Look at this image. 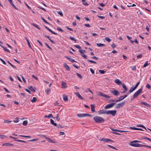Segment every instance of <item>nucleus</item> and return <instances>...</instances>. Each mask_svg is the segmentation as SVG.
<instances>
[{
  "label": "nucleus",
  "instance_id": "obj_28",
  "mask_svg": "<svg viewBox=\"0 0 151 151\" xmlns=\"http://www.w3.org/2000/svg\"><path fill=\"white\" fill-rule=\"evenodd\" d=\"M28 88L33 92L35 91V90L34 89V88L32 86H29V87Z\"/></svg>",
  "mask_w": 151,
  "mask_h": 151
},
{
  "label": "nucleus",
  "instance_id": "obj_11",
  "mask_svg": "<svg viewBox=\"0 0 151 151\" xmlns=\"http://www.w3.org/2000/svg\"><path fill=\"white\" fill-rule=\"evenodd\" d=\"M63 65L64 67L67 70H70V68L69 67L66 63H64L63 64Z\"/></svg>",
  "mask_w": 151,
  "mask_h": 151
},
{
  "label": "nucleus",
  "instance_id": "obj_7",
  "mask_svg": "<svg viewBox=\"0 0 151 151\" xmlns=\"http://www.w3.org/2000/svg\"><path fill=\"white\" fill-rule=\"evenodd\" d=\"M125 103V101H123L121 103L117 104L116 105L115 108L117 109L119 108L120 107H122V106H123L124 105V104Z\"/></svg>",
  "mask_w": 151,
  "mask_h": 151
},
{
  "label": "nucleus",
  "instance_id": "obj_53",
  "mask_svg": "<svg viewBox=\"0 0 151 151\" xmlns=\"http://www.w3.org/2000/svg\"><path fill=\"white\" fill-rule=\"evenodd\" d=\"M57 29L58 31H60V32H63V29H61L59 27H58L57 28Z\"/></svg>",
  "mask_w": 151,
  "mask_h": 151
},
{
  "label": "nucleus",
  "instance_id": "obj_43",
  "mask_svg": "<svg viewBox=\"0 0 151 151\" xmlns=\"http://www.w3.org/2000/svg\"><path fill=\"white\" fill-rule=\"evenodd\" d=\"M70 39L71 40L74 41L75 42H76V40L73 37H70Z\"/></svg>",
  "mask_w": 151,
  "mask_h": 151
},
{
  "label": "nucleus",
  "instance_id": "obj_54",
  "mask_svg": "<svg viewBox=\"0 0 151 151\" xmlns=\"http://www.w3.org/2000/svg\"><path fill=\"white\" fill-rule=\"evenodd\" d=\"M140 83V82L139 81L136 84L135 86L134 87L136 89V88L137 87L139 84Z\"/></svg>",
  "mask_w": 151,
  "mask_h": 151
},
{
  "label": "nucleus",
  "instance_id": "obj_55",
  "mask_svg": "<svg viewBox=\"0 0 151 151\" xmlns=\"http://www.w3.org/2000/svg\"><path fill=\"white\" fill-rule=\"evenodd\" d=\"M0 60L2 62V63L4 65H6V63L5 61L1 58H0Z\"/></svg>",
  "mask_w": 151,
  "mask_h": 151
},
{
  "label": "nucleus",
  "instance_id": "obj_36",
  "mask_svg": "<svg viewBox=\"0 0 151 151\" xmlns=\"http://www.w3.org/2000/svg\"><path fill=\"white\" fill-rule=\"evenodd\" d=\"M137 127H142V128L145 129H146V130H147L146 129V128H145V127L143 125H137Z\"/></svg>",
  "mask_w": 151,
  "mask_h": 151
},
{
  "label": "nucleus",
  "instance_id": "obj_8",
  "mask_svg": "<svg viewBox=\"0 0 151 151\" xmlns=\"http://www.w3.org/2000/svg\"><path fill=\"white\" fill-rule=\"evenodd\" d=\"M111 93L115 96H117L119 94V92L117 90L112 91L110 90Z\"/></svg>",
  "mask_w": 151,
  "mask_h": 151
},
{
  "label": "nucleus",
  "instance_id": "obj_10",
  "mask_svg": "<svg viewBox=\"0 0 151 151\" xmlns=\"http://www.w3.org/2000/svg\"><path fill=\"white\" fill-rule=\"evenodd\" d=\"M75 94L80 99H83V98L79 94L78 92H76Z\"/></svg>",
  "mask_w": 151,
  "mask_h": 151
},
{
  "label": "nucleus",
  "instance_id": "obj_44",
  "mask_svg": "<svg viewBox=\"0 0 151 151\" xmlns=\"http://www.w3.org/2000/svg\"><path fill=\"white\" fill-rule=\"evenodd\" d=\"M49 31L50 32H51L52 33V34H55V35H58V34L57 33L54 32L52 31L50 29L49 30Z\"/></svg>",
  "mask_w": 151,
  "mask_h": 151
},
{
  "label": "nucleus",
  "instance_id": "obj_3",
  "mask_svg": "<svg viewBox=\"0 0 151 151\" xmlns=\"http://www.w3.org/2000/svg\"><path fill=\"white\" fill-rule=\"evenodd\" d=\"M116 110H109L107 111L106 114L107 115L111 114L113 116H114L116 115Z\"/></svg>",
  "mask_w": 151,
  "mask_h": 151
},
{
  "label": "nucleus",
  "instance_id": "obj_23",
  "mask_svg": "<svg viewBox=\"0 0 151 151\" xmlns=\"http://www.w3.org/2000/svg\"><path fill=\"white\" fill-rule=\"evenodd\" d=\"M45 117L47 118H50L51 117L53 118L52 115L51 114H49L48 115V116L45 115Z\"/></svg>",
  "mask_w": 151,
  "mask_h": 151
},
{
  "label": "nucleus",
  "instance_id": "obj_25",
  "mask_svg": "<svg viewBox=\"0 0 151 151\" xmlns=\"http://www.w3.org/2000/svg\"><path fill=\"white\" fill-rule=\"evenodd\" d=\"M96 45L99 47L104 46H105V44H101V43H97Z\"/></svg>",
  "mask_w": 151,
  "mask_h": 151
},
{
  "label": "nucleus",
  "instance_id": "obj_39",
  "mask_svg": "<svg viewBox=\"0 0 151 151\" xmlns=\"http://www.w3.org/2000/svg\"><path fill=\"white\" fill-rule=\"evenodd\" d=\"M149 64L148 63V61H147L144 64L143 66V68H145L149 65Z\"/></svg>",
  "mask_w": 151,
  "mask_h": 151
},
{
  "label": "nucleus",
  "instance_id": "obj_21",
  "mask_svg": "<svg viewBox=\"0 0 151 151\" xmlns=\"http://www.w3.org/2000/svg\"><path fill=\"white\" fill-rule=\"evenodd\" d=\"M85 114H78L77 116L79 117H85Z\"/></svg>",
  "mask_w": 151,
  "mask_h": 151
},
{
  "label": "nucleus",
  "instance_id": "obj_16",
  "mask_svg": "<svg viewBox=\"0 0 151 151\" xmlns=\"http://www.w3.org/2000/svg\"><path fill=\"white\" fill-rule=\"evenodd\" d=\"M13 145L11 143H6L3 144V146H11Z\"/></svg>",
  "mask_w": 151,
  "mask_h": 151
},
{
  "label": "nucleus",
  "instance_id": "obj_46",
  "mask_svg": "<svg viewBox=\"0 0 151 151\" xmlns=\"http://www.w3.org/2000/svg\"><path fill=\"white\" fill-rule=\"evenodd\" d=\"M7 62L13 68H16V67H15L14 65H13L9 61H7Z\"/></svg>",
  "mask_w": 151,
  "mask_h": 151
},
{
  "label": "nucleus",
  "instance_id": "obj_1",
  "mask_svg": "<svg viewBox=\"0 0 151 151\" xmlns=\"http://www.w3.org/2000/svg\"><path fill=\"white\" fill-rule=\"evenodd\" d=\"M93 119L96 123H102L104 122V119L100 117L96 116L93 118Z\"/></svg>",
  "mask_w": 151,
  "mask_h": 151
},
{
  "label": "nucleus",
  "instance_id": "obj_22",
  "mask_svg": "<svg viewBox=\"0 0 151 151\" xmlns=\"http://www.w3.org/2000/svg\"><path fill=\"white\" fill-rule=\"evenodd\" d=\"M47 141H48L49 142L54 143H55V142L53 141L52 139L49 138H48V137H47Z\"/></svg>",
  "mask_w": 151,
  "mask_h": 151
},
{
  "label": "nucleus",
  "instance_id": "obj_17",
  "mask_svg": "<svg viewBox=\"0 0 151 151\" xmlns=\"http://www.w3.org/2000/svg\"><path fill=\"white\" fill-rule=\"evenodd\" d=\"M91 107V110L92 112H94L95 111L94 109V106L93 104H91L90 105Z\"/></svg>",
  "mask_w": 151,
  "mask_h": 151
},
{
  "label": "nucleus",
  "instance_id": "obj_52",
  "mask_svg": "<svg viewBox=\"0 0 151 151\" xmlns=\"http://www.w3.org/2000/svg\"><path fill=\"white\" fill-rule=\"evenodd\" d=\"M142 139H147L149 141H151V139H150L149 138L147 137H144L143 138H142Z\"/></svg>",
  "mask_w": 151,
  "mask_h": 151
},
{
  "label": "nucleus",
  "instance_id": "obj_64",
  "mask_svg": "<svg viewBox=\"0 0 151 151\" xmlns=\"http://www.w3.org/2000/svg\"><path fill=\"white\" fill-rule=\"evenodd\" d=\"M116 46V45L114 43H113V44H112V45H111V47L113 49H114V48H115Z\"/></svg>",
  "mask_w": 151,
  "mask_h": 151
},
{
  "label": "nucleus",
  "instance_id": "obj_19",
  "mask_svg": "<svg viewBox=\"0 0 151 151\" xmlns=\"http://www.w3.org/2000/svg\"><path fill=\"white\" fill-rule=\"evenodd\" d=\"M25 39L27 42V43H28V44L29 47H30L31 49H32V47L30 44L29 42V41L28 40V39L27 38V37H25Z\"/></svg>",
  "mask_w": 151,
  "mask_h": 151
},
{
  "label": "nucleus",
  "instance_id": "obj_61",
  "mask_svg": "<svg viewBox=\"0 0 151 151\" xmlns=\"http://www.w3.org/2000/svg\"><path fill=\"white\" fill-rule=\"evenodd\" d=\"M18 118H16L15 119V120L14 121V122H17L19 121L18 120Z\"/></svg>",
  "mask_w": 151,
  "mask_h": 151
},
{
  "label": "nucleus",
  "instance_id": "obj_60",
  "mask_svg": "<svg viewBox=\"0 0 151 151\" xmlns=\"http://www.w3.org/2000/svg\"><path fill=\"white\" fill-rule=\"evenodd\" d=\"M146 87L148 89H150V86L148 84H147L146 86Z\"/></svg>",
  "mask_w": 151,
  "mask_h": 151
},
{
  "label": "nucleus",
  "instance_id": "obj_29",
  "mask_svg": "<svg viewBox=\"0 0 151 151\" xmlns=\"http://www.w3.org/2000/svg\"><path fill=\"white\" fill-rule=\"evenodd\" d=\"M32 24L35 27L37 28L39 30L40 29V28L38 27V26L37 24L34 23L33 24Z\"/></svg>",
  "mask_w": 151,
  "mask_h": 151
},
{
  "label": "nucleus",
  "instance_id": "obj_51",
  "mask_svg": "<svg viewBox=\"0 0 151 151\" xmlns=\"http://www.w3.org/2000/svg\"><path fill=\"white\" fill-rule=\"evenodd\" d=\"M6 137V136L4 135H0V138L1 139H3L4 138Z\"/></svg>",
  "mask_w": 151,
  "mask_h": 151
},
{
  "label": "nucleus",
  "instance_id": "obj_34",
  "mask_svg": "<svg viewBox=\"0 0 151 151\" xmlns=\"http://www.w3.org/2000/svg\"><path fill=\"white\" fill-rule=\"evenodd\" d=\"M122 85V86L123 88L124 89V90H127V89L126 86L123 83Z\"/></svg>",
  "mask_w": 151,
  "mask_h": 151
},
{
  "label": "nucleus",
  "instance_id": "obj_63",
  "mask_svg": "<svg viewBox=\"0 0 151 151\" xmlns=\"http://www.w3.org/2000/svg\"><path fill=\"white\" fill-rule=\"evenodd\" d=\"M90 70L92 74H94V70H93L92 68H90Z\"/></svg>",
  "mask_w": 151,
  "mask_h": 151
},
{
  "label": "nucleus",
  "instance_id": "obj_26",
  "mask_svg": "<svg viewBox=\"0 0 151 151\" xmlns=\"http://www.w3.org/2000/svg\"><path fill=\"white\" fill-rule=\"evenodd\" d=\"M1 46L2 48H3V49H4V50L5 51L8 52H10L9 51L6 47H5L3 46H2L1 45Z\"/></svg>",
  "mask_w": 151,
  "mask_h": 151
},
{
  "label": "nucleus",
  "instance_id": "obj_57",
  "mask_svg": "<svg viewBox=\"0 0 151 151\" xmlns=\"http://www.w3.org/2000/svg\"><path fill=\"white\" fill-rule=\"evenodd\" d=\"M130 128L133 130H137V128L133 127H130Z\"/></svg>",
  "mask_w": 151,
  "mask_h": 151
},
{
  "label": "nucleus",
  "instance_id": "obj_35",
  "mask_svg": "<svg viewBox=\"0 0 151 151\" xmlns=\"http://www.w3.org/2000/svg\"><path fill=\"white\" fill-rule=\"evenodd\" d=\"M79 52L81 54H83V53H84L86 52V51L84 50L81 49L79 50Z\"/></svg>",
  "mask_w": 151,
  "mask_h": 151
},
{
  "label": "nucleus",
  "instance_id": "obj_5",
  "mask_svg": "<svg viewBox=\"0 0 151 151\" xmlns=\"http://www.w3.org/2000/svg\"><path fill=\"white\" fill-rule=\"evenodd\" d=\"M98 95L99 96H102V97H105L107 98H110V96L108 95H106L101 92H99L98 93Z\"/></svg>",
  "mask_w": 151,
  "mask_h": 151
},
{
  "label": "nucleus",
  "instance_id": "obj_20",
  "mask_svg": "<svg viewBox=\"0 0 151 151\" xmlns=\"http://www.w3.org/2000/svg\"><path fill=\"white\" fill-rule=\"evenodd\" d=\"M111 129L113 131H116L117 132H125V131H124L118 130L117 129Z\"/></svg>",
  "mask_w": 151,
  "mask_h": 151
},
{
  "label": "nucleus",
  "instance_id": "obj_18",
  "mask_svg": "<svg viewBox=\"0 0 151 151\" xmlns=\"http://www.w3.org/2000/svg\"><path fill=\"white\" fill-rule=\"evenodd\" d=\"M124 99L123 96H120L119 98V99L116 100L115 101L116 102H119V101H120L122 100H123V99Z\"/></svg>",
  "mask_w": 151,
  "mask_h": 151
},
{
  "label": "nucleus",
  "instance_id": "obj_45",
  "mask_svg": "<svg viewBox=\"0 0 151 151\" xmlns=\"http://www.w3.org/2000/svg\"><path fill=\"white\" fill-rule=\"evenodd\" d=\"M130 68H131L132 70H136V68L135 66H131V67H130Z\"/></svg>",
  "mask_w": 151,
  "mask_h": 151
},
{
  "label": "nucleus",
  "instance_id": "obj_62",
  "mask_svg": "<svg viewBox=\"0 0 151 151\" xmlns=\"http://www.w3.org/2000/svg\"><path fill=\"white\" fill-rule=\"evenodd\" d=\"M82 56L84 58H85L86 59H87V56L85 55V54H83L82 55Z\"/></svg>",
  "mask_w": 151,
  "mask_h": 151
},
{
  "label": "nucleus",
  "instance_id": "obj_49",
  "mask_svg": "<svg viewBox=\"0 0 151 151\" xmlns=\"http://www.w3.org/2000/svg\"><path fill=\"white\" fill-rule=\"evenodd\" d=\"M38 8L42 9L43 10V11H45V12H46V10L44 8H43L40 6H38Z\"/></svg>",
  "mask_w": 151,
  "mask_h": 151
},
{
  "label": "nucleus",
  "instance_id": "obj_9",
  "mask_svg": "<svg viewBox=\"0 0 151 151\" xmlns=\"http://www.w3.org/2000/svg\"><path fill=\"white\" fill-rule=\"evenodd\" d=\"M140 104H141L145 105L147 107H151V106L149 104L145 102H144L142 101H141L140 102Z\"/></svg>",
  "mask_w": 151,
  "mask_h": 151
},
{
  "label": "nucleus",
  "instance_id": "obj_15",
  "mask_svg": "<svg viewBox=\"0 0 151 151\" xmlns=\"http://www.w3.org/2000/svg\"><path fill=\"white\" fill-rule=\"evenodd\" d=\"M100 114H106L107 112V111L104 110L103 109L100 110L99 111Z\"/></svg>",
  "mask_w": 151,
  "mask_h": 151
},
{
  "label": "nucleus",
  "instance_id": "obj_40",
  "mask_svg": "<svg viewBox=\"0 0 151 151\" xmlns=\"http://www.w3.org/2000/svg\"><path fill=\"white\" fill-rule=\"evenodd\" d=\"M105 39L107 42H109L111 41V40L108 37H106Z\"/></svg>",
  "mask_w": 151,
  "mask_h": 151
},
{
  "label": "nucleus",
  "instance_id": "obj_50",
  "mask_svg": "<svg viewBox=\"0 0 151 151\" xmlns=\"http://www.w3.org/2000/svg\"><path fill=\"white\" fill-rule=\"evenodd\" d=\"M74 46L76 47V48L78 49H81V47L78 45H75Z\"/></svg>",
  "mask_w": 151,
  "mask_h": 151
},
{
  "label": "nucleus",
  "instance_id": "obj_4",
  "mask_svg": "<svg viewBox=\"0 0 151 151\" xmlns=\"http://www.w3.org/2000/svg\"><path fill=\"white\" fill-rule=\"evenodd\" d=\"M115 104V103H112L111 104H108L105 106L104 108L105 109H107L111 108L113 107V106Z\"/></svg>",
  "mask_w": 151,
  "mask_h": 151
},
{
  "label": "nucleus",
  "instance_id": "obj_56",
  "mask_svg": "<svg viewBox=\"0 0 151 151\" xmlns=\"http://www.w3.org/2000/svg\"><path fill=\"white\" fill-rule=\"evenodd\" d=\"M88 60V61H89L90 62H91V63H95V64H96V62L94 61H93V60Z\"/></svg>",
  "mask_w": 151,
  "mask_h": 151
},
{
  "label": "nucleus",
  "instance_id": "obj_24",
  "mask_svg": "<svg viewBox=\"0 0 151 151\" xmlns=\"http://www.w3.org/2000/svg\"><path fill=\"white\" fill-rule=\"evenodd\" d=\"M135 89L136 88L134 87L133 88L132 87L129 90V92L130 93L134 91Z\"/></svg>",
  "mask_w": 151,
  "mask_h": 151
},
{
  "label": "nucleus",
  "instance_id": "obj_30",
  "mask_svg": "<svg viewBox=\"0 0 151 151\" xmlns=\"http://www.w3.org/2000/svg\"><path fill=\"white\" fill-rule=\"evenodd\" d=\"M63 99L64 101H68V96H67L63 95Z\"/></svg>",
  "mask_w": 151,
  "mask_h": 151
},
{
  "label": "nucleus",
  "instance_id": "obj_47",
  "mask_svg": "<svg viewBox=\"0 0 151 151\" xmlns=\"http://www.w3.org/2000/svg\"><path fill=\"white\" fill-rule=\"evenodd\" d=\"M76 74L80 79H81L82 78V76L79 73H77Z\"/></svg>",
  "mask_w": 151,
  "mask_h": 151
},
{
  "label": "nucleus",
  "instance_id": "obj_37",
  "mask_svg": "<svg viewBox=\"0 0 151 151\" xmlns=\"http://www.w3.org/2000/svg\"><path fill=\"white\" fill-rule=\"evenodd\" d=\"M15 141L18 142H21L24 143H26L27 142H26L24 141L20 140H19V139L15 140Z\"/></svg>",
  "mask_w": 151,
  "mask_h": 151
},
{
  "label": "nucleus",
  "instance_id": "obj_12",
  "mask_svg": "<svg viewBox=\"0 0 151 151\" xmlns=\"http://www.w3.org/2000/svg\"><path fill=\"white\" fill-rule=\"evenodd\" d=\"M62 88H65L67 87V86L66 83L65 82H62L61 83Z\"/></svg>",
  "mask_w": 151,
  "mask_h": 151
},
{
  "label": "nucleus",
  "instance_id": "obj_14",
  "mask_svg": "<svg viewBox=\"0 0 151 151\" xmlns=\"http://www.w3.org/2000/svg\"><path fill=\"white\" fill-rule=\"evenodd\" d=\"M115 82L119 85H122L123 84L122 82L118 79H116L115 81Z\"/></svg>",
  "mask_w": 151,
  "mask_h": 151
},
{
  "label": "nucleus",
  "instance_id": "obj_48",
  "mask_svg": "<svg viewBox=\"0 0 151 151\" xmlns=\"http://www.w3.org/2000/svg\"><path fill=\"white\" fill-rule=\"evenodd\" d=\"M99 72L101 73L102 74H104L105 73V71H104L103 70H99Z\"/></svg>",
  "mask_w": 151,
  "mask_h": 151
},
{
  "label": "nucleus",
  "instance_id": "obj_31",
  "mask_svg": "<svg viewBox=\"0 0 151 151\" xmlns=\"http://www.w3.org/2000/svg\"><path fill=\"white\" fill-rule=\"evenodd\" d=\"M144 145H142L140 144L136 143V146L135 147H144Z\"/></svg>",
  "mask_w": 151,
  "mask_h": 151
},
{
  "label": "nucleus",
  "instance_id": "obj_2",
  "mask_svg": "<svg viewBox=\"0 0 151 151\" xmlns=\"http://www.w3.org/2000/svg\"><path fill=\"white\" fill-rule=\"evenodd\" d=\"M142 91V89L141 88L137 91L133 95V98H135L137 97Z\"/></svg>",
  "mask_w": 151,
  "mask_h": 151
},
{
  "label": "nucleus",
  "instance_id": "obj_41",
  "mask_svg": "<svg viewBox=\"0 0 151 151\" xmlns=\"http://www.w3.org/2000/svg\"><path fill=\"white\" fill-rule=\"evenodd\" d=\"M27 120L24 121L23 122V125L24 126H26L27 124Z\"/></svg>",
  "mask_w": 151,
  "mask_h": 151
},
{
  "label": "nucleus",
  "instance_id": "obj_32",
  "mask_svg": "<svg viewBox=\"0 0 151 151\" xmlns=\"http://www.w3.org/2000/svg\"><path fill=\"white\" fill-rule=\"evenodd\" d=\"M37 101V98L35 97H33L31 101L32 102H34Z\"/></svg>",
  "mask_w": 151,
  "mask_h": 151
},
{
  "label": "nucleus",
  "instance_id": "obj_59",
  "mask_svg": "<svg viewBox=\"0 0 151 151\" xmlns=\"http://www.w3.org/2000/svg\"><path fill=\"white\" fill-rule=\"evenodd\" d=\"M142 57V54H140V55H138L137 56V58H141Z\"/></svg>",
  "mask_w": 151,
  "mask_h": 151
},
{
  "label": "nucleus",
  "instance_id": "obj_38",
  "mask_svg": "<svg viewBox=\"0 0 151 151\" xmlns=\"http://www.w3.org/2000/svg\"><path fill=\"white\" fill-rule=\"evenodd\" d=\"M41 19L45 23L47 24H49L42 17H41Z\"/></svg>",
  "mask_w": 151,
  "mask_h": 151
},
{
  "label": "nucleus",
  "instance_id": "obj_13",
  "mask_svg": "<svg viewBox=\"0 0 151 151\" xmlns=\"http://www.w3.org/2000/svg\"><path fill=\"white\" fill-rule=\"evenodd\" d=\"M65 57L68 60H69L70 62L73 63L76 62L75 60L73 58H71L70 57H68V56H65Z\"/></svg>",
  "mask_w": 151,
  "mask_h": 151
},
{
  "label": "nucleus",
  "instance_id": "obj_58",
  "mask_svg": "<svg viewBox=\"0 0 151 151\" xmlns=\"http://www.w3.org/2000/svg\"><path fill=\"white\" fill-rule=\"evenodd\" d=\"M32 78H33L37 80L38 79V78L37 77H36L34 75H32Z\"/></svg>",
  "mask_w": 151,
  "mask_h": 151
},
{
  "label": "nucleus",
  "instance_id": "obj_33",
  "mask_svg": "<svg viewBox=\"0 0 151 151\" xmlns=\"http://www.w3.org/2000/svg\"><path fill=\"white\" fill-rule=\"evenodd\" d=\"M50 91H51L50 89L47 88V89L46 90H45V92L47 94H48L49 93V92H50Z\"/></svg>",
  "mask_w": 151,
  "mask_h": 151
},
{
  "label": "nucleus",
  "instance_id": "obj_27",
  "mask_svg": "<svg viewBox=\"0 0 151 151\" xmlns=\"http://www.w3.org/2000/svg\"><path fill=\"white\" fill-rule=\"evenodd\" d=\"M136 143H134V142H132V141L130 142V143H129V145L133 147H135L136 145Z\"/></svg>",
  "mask_w": 151,
  "mask_h": 151
},
{
  "label": "nucleus",
  "instance_id": "obj_6",
  "mask_svg": "<svg viewBox=\"0 0 151 151\" xmlns=\"http://www.w3.org/2000/svg\"><path fill=\"white\" fill-rule=\"evenodd\" d=\"M99 140L101 141H102L105 142H114L111 139L107 138L100 139Z\"/></svg>",
  "mask_w": 151,
  "mask_h": 151
},
{
  "label": "nucleus",
  "instance_id": "obj_42",
  "mask_svg": "<svg viewBox=\"0 0 151 151\" xmlns=\"http://www.w3.org/2000/svg\"><path fill=\"white\" fill-rule=\"evenodd\" d=\"M108 146L111 148H112L116 150V149L114 147L110 145H108Z\"/></svg>",
  "mask_w": 151,
  "mask_h": 151
}]
</instances>
